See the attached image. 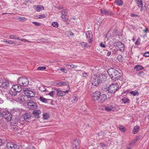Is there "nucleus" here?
Returning a JSON list of instances; mask_svg holds the SVG:
<instances>
[{
  "mask_svg": "<svg viewBox=\"0 0 149 149\" xmlns=\"http://www.w3.org/2000/svg\"><path fill=\"white\" fill-rule=\"evenodd\" d=\"M40 100L42 102L47 103L48 101V99L44 98L42 96H40L39 98Z\"/></svg>",
  "mask_w": 149,
  "mask_h": 149,
  "instance_id": "obj_29",
  "label": "nucleus"
},
{
  "mask_svg": "<svg viewBox=\"0 0 149 149\" xmlns=\"http://www.w3.org/2000/svg\"><path fill=\"white\" fill-rule=\"evenodd\" d=\"M36 17L37 19L43 18L45 17L46 16L45 14H43L42 15L37 16Z\"/></svg>",
  "mask_w": 149,
  "mask_h": 149,
  "instance_id": "obj_42",
  "label": "nucleus"
},
{
  "mask_svg": "<svg viewBox=\"0 0 149 149\" xmlns=\"http://www.w3.org/2000/svg\"><path fill=\"white\" fill-rule=\"evenodd\" d=\"M4 102L3 100L0 97V104H1L3 103Z\"/></svg>",
  "mask_w": 149,
  "mask_h": 149,
  "instance_id": "obj_61",
  "label": "nucleus"
},
{
  "mask_svg": "<svg viewBox=\"0 0 149 149\" xmlns=\"http://www.w3.org/2000/svg\"><path fill=\"white\" fill-rule=\"evenodd\" d=\"M72 101L77 102L78 100V97H72Z\"/></svg>",
  "mask_w": 149,
  "mask_h": 149,
  "instance_id": "obj_50",
  "label": "nucleus"
},
{
  "mask_svg": "<svg viewBox=\"0 0 149 149\" xmlns=\"http://www.w3.org/2000/svg\"><path fill=\"white\" fill-rule=\"evenodd\" d=\"M12 89L14 91L17 92H20L22 90L21 86L19 85H14L12 86Z\"/></svg>",
  "mask_w": 149,
  "mask_h": 149,
  "instance_id": "obj_14",
  "label": "nucleus"
},
{
  "mask_svg": "<svg viewBox=\"0 0 149 149\" xmlns=\"http://www.w3.org/2000/svg\"><path fill=\"white\" fill-rule=\"evenodd\" d=\"M61 17L63 20L65 22H67L68 19L67 15H61Z\"/></svg>",
  "mask_w": 149,
  "mask_h": 149,
  "instance_id": "obj_35",
  "label": "nucleus"
},
{
  "mask_svg": "<svg viewBox=\"0 0 149 149\" xmlns=\"http://www.w3.org/2000/svg\"><path fill=\"white\" fill-rule=\"evenodd\" d=\"M26 18L24 17H19L18 19V20L19 21H25L26 20Z\"/></svg>",
  "mask_w": 149,
  "mask_h": 149,
  "instance_id": "obj_45",
  "label": "nucleus"
},
{
  "mask_svg": "<svg viewBox=\"0 0 149 149\" xmlns=\"http://www.w3.org/2000/svg\"><path fill=\"white\" fill-rule=\"evenodd\" d=\"M144 56L146 57H149V52H145L144 54Z\"/></svg>",
  "mask_w": 149,
  "mask_h": 149,
  "instance_id": "obj_53",
  "label": "nucleus"
},
{
  "mask_svg": "<svg viewBox=\"0 0 149 149\" xmlns=\"http://www.w3.org/2000/svg\"><path fill=\"white\" fill-rule=\"evenodd\" d=\"M115 2L117 5L119 6L122 5L123 3L122 0H116Z\"/></svg>",
  "mask_w": 149,
  "mask_h": 149,
  "instance_id": "obj_28",
  "label": "nucleus"
},
{
  "mask_svg": "<svg viewBox=\"0 0 149 149\" xmlns=\"http://www.w3.org/2000/svg\"><path fill=\"white\" fill-rule=\"evenodd\" d=\"M140 39L139 38L136 41V42H135V43L136 44H137V45H139L140 44Z\"/></svg>",
  "mask_w": 149,
  "mask_h": 149,
  "instance_id": "obj_58",
  "label": "nucleus"
},
{
  "mask_svg": "<svg viewBox=\"0 0 149 149\" xmlns=\"http://www.w3.org/2000/svg\"><path fill=\"white\" fill-rule=\"evenodd\" d=\"M130 93L133 96H136L139 95V92L136 91H132L130 92Z\"/></svg>",
  "mask_w": 149,
  "mask_h": 149,
  "instance_id": "obj_34",
  "label": "nucleus"
},
{
  "mask_svg": "<svg viewBox=\"0 0 149 149\" xmlns=\"http://www.w3.org/2000/svg\"><path fill=\"white\" fill-rule=\"evenodd\" d=\"M29 149H37L35 147L32 146H30L29 147Z\"/></svg>",
  "mask_w": 149,
  "mask_h": 149,
  "instance_id": "obj_60",
  "label": "nucleus"
},
{
  "mask_svg": "<svg viewBox=\"0 0 149 149\" xmlns=\"http://www.w3.org/2000/svg\"><path fill=\"white\" fill-rule=\"evenodd\" d=\"M66 66L70 68L75 69L77 67V66L72 64H67Z\"/></svg>",
  "mask_w": 149,
  "mask_h": 149,
  "instance_id": "obj_31",
  "label": "nucleus"
},
{
  "mask_svg": "<svg viewBox=\"0 0 149 149\" xmlns=\"http://www.w3.org/2000/svg\"><path fill=\"white\" fill-rule=\"evenodd\" d=\"M136 3L138 4V7L143 5V2L142 0H134Z\"/></svg>",
  "mask_w": 149,
  "mask_h": 149,
  "instance_id": "obj_27",
  "label": "nucleus"
},
{
  "mask_svg": "<svg viewBox=\"0 0 149 149\" xmlns=\"http://www.w3.org/2000/svg\"><path fill=\"white\" fill-rule=\"evenodd\" d=\"M28 107L30 109L32 110H35L37 107V105L34 99H31V98L29 100V102H27Z\"/></svg>",
  "mask_w": 149,
  "mask_h": 149,
  "instance_id": "obj_4",
  "label": "nucleus"
},
{
  "mask_svg": "<svg viewBox=\"0 0 149 149\" xmlns=\"http://www.w3.org/2000/svg\"><path fill=\"white\" fill-rule=\"evenodd\" d=\"M119 128L120 130L123 132H125V128L123 126L120 125L119 126Z\"/></svg>",
  "mask_w": 149,
  "mask_h": 149,
  "instance_id": "obj_46",
  "label": "nucleus"
},
{
  "mask_svg": "<svg viewBox=\"0 0 149 149\" xmlns=\"http://www.w3.org/2000/svg\"><path fill=\"white\" fill-rule=\"evenodd\" d=\"M115 105H109L106 106L104 107V110L107 111H114L116 109Z\"/></svg>",
  "mask_w": 149,
  "mask_h": 149,
  "instance_id": "obj_13",
  "label": "nucleus"
},
{
  "mask_svg": "<svg viewBox=\"0 0 149 149\" xmlns=\"http://www.w3.org/2000/svg\"><path fill=\"white\" fill-rule=\"evenodd\" d=\"M1 81V80H0V86L1 87L7 89L9 87L10 85L9 82L7 81H3V80L2 81Z\"/></svg>",
  "mask_w": 149,
  "mask_h": 149,
  "instance_id": "obj_10",
  "label": "nucleus"
},
{
  "mask_svg": "<svg viewBox=\"0 0 149 149\" xmlns=\"http://www.w3.org/2000/svg\"><path fill=\"white\" fill-rule=\"evenodd\" d=\"M10 39H15L16 40H19V38L17 36H16L12 35L9 36Z\"/></svg>",
  "mask_w": 149,
  "mask_h": 149,
  "instance_id": "obj_32",
  "label": "nucleus"
},
{
  "mask_svg": "<svg viewBox=\"0 0 149 149\" xmlns=\"http://www.w3.org/2000/svg\"><path fill=\"white\" fill-rule=\"evenodd\" d=\"M100 145L103 149H104L106 148V145L103 143H100Z\"/></svg>",
  "mask_w": 149,
  "mask_h": 149,
  "instance_id": "obj_49",
  "label": "nucleus"
},
{
  "mask_svg": "<svg viewBox=\"0 0 149 149\" xmlns=\"http://www.w3.org/2000/svg\"><path fill=\"white\" fill-rule=\"evenodd\" d=\"M41 113V111L40 110H37L33 111V113L34 115L35 116H37L38 118L40 117L39 115Z\"/></svg>",
  "mask_w": 149,
  "mask_h": 149,
  "instance_id": "obj_22",
  "label": "nucleus"
},
{
  "mask_svg": "<svg viewBox=\"0 0 149 149\" xmlns=\"http://www.w3.org/2000/svg\"><path fill=\"white\" fill-rule=\"evenodd\" d=\"M148 31V28H147V27H146L145 29L143 30V32H144L145 33H147V31Z\"/></svg>",
  "mask_w": 149,
  "mask_h": 149,
  "instance_id": "obj_59",
  "label": "nucleus"
},
{
  "mask_svg": "<svg viewBox=\"0 0 149 149\" xmlns=\"http://www.w3.org/2000/svg\"><path fill=\"white\" fill-rule=\"evenodd\" d=\"M139 126L136 125L134 128L133 130V132L134 134H136L139 131Z\"/></svg>",
  "mask_w": 149,
  "mask_h": 149,
  "instance_id": "obj_24",
  "label": "nucleus"
},
{
  "mask_svg": "<svg viewBox=\"0 0 149 149\" xmlns=\"http://www.w3.org/2000/svg\"><path fill=\"white\" fill-rule=\"evenodd\" d=\"M100 46L101 47H103V48H104L105 47V45L104 44H103L102 42L100 44Z\"/></svg>",
  "mask_w": 149,
  "mask_h": 149,
  "instance_id": "obj_57",
  "label": "nucleus"
},
{
  "mask_svg": "<svg viewBox=\"0 0 149 149\" xmlns=\"http://www.w3.org/2000/svg\"><path fill=\"white\" fill-rule=\"evenodd\" d=\"M32 23L37 26H39L40 25V23L37 22H33Z\"/></svg>",
  "mask_w": 149,
  "mask_h": 149,
  "instance_id": "obj_54",
  "label": "nucleus"
},
{
  "mask_svg": "<svg viewBox=\"0 0 149 149\" xmlns=\"http://www.w3.org/2000/svg\"><path fill=\"white\" fill-rule=\"evenodd\" d=\"M2 114L3 117L7 121H9L11 120L12 117L11 114L8 111L5 110L2 113Z\"/></svg>",
  "mask_w": 149,
  "mask_h": 149,
  "instance_id": "obj_7",
  "label": "nucleus"
},
{
  "mask_svg": "<svg viewBox=\"0 0 149 149\" xmlns=\"http://www.w3.org/2000/svg\"><path fill=\"white\" fill-rule=\"evenodd\" d=\"M39 90L41 91L45 92L47 91V89L44 86H42L39 88Z\"/></svg>",
  "mask_w": 149,
  "mask_h": 149,
  "instance_id": "obj_36",
  "label": "nucleus"
},
{
  "mask_svg": "<svg viewBox=\"0 0 149 149\" xmlns=\"http://www.w3.org/2000/svg\"><path fill=\"white\" fill-rule=\"evenodd\" d=\"M54 92V91H52L50 92H49L48 94L49 95L53 97V93Z\"/></svg>",
  "mask_w": 149,
  "mask_h": 149,
  "instance_id": "obj_55",
  "label": "nucleus"
},
{
  "mask_svg": "<svg viewBox=\"0 0 149 149\" xmlns=\"http://www.w3.org/2000/svg\"><path fill=\"white\" fill-rule=\"evenodd\" d=\"M87 76V73H84L83 74V77H84L85 78Z\"/></svg>",
  "mask_w": 149,
  "mask_h": 149,
  "instance_id": "obj_63",
  "label": "nucleus"
},
{
  "mask_svg": "<svg viewBox=\"0 0 149 149\" xmlns=\"http://www.w3.org/2000/svg\"><path fill=\"white\" fill-rule=\"evenodd\" d=\"M143 69V67L139 65H136L135 66L134 68V70L136 71H137L142 70Z\"/></svg>",
  "mask_w": 149,
  "mask_h": 149,
  "instance_id": "obj_25",
  "label": "nucleus"
},
{
  "mask_svg": "<svg viewBox=\"0 0 149 149\" xmlns=\"http://www.w3.org/2000/svg\"><path fill=\"white\" fill-rule=\"evenodd\" d=\"M101 95V93L99 91H96L93 93L92 94V99L93 101H97L99 99V96Z\"/></svg>",
  "mask_w": 149,
  "mask_h": 149,
  "instance_id": "obj_9",
  "label": "nucleus"
},
{
  "mask_svg": "<svg viewBox=\"0 0 149 149\" xmlns=\"http://www.w3.org/2000/svg\"><path fill=\"white\" fill-rule=\"evenodd\" d=\"M121 42H114L113 43L114 46L115 47H117L118 48L120 45L121 44Z\"/></svg>",
  "mask_w": 149,
  "mask_h": 149,
  "instance_id": "obj_37",
  "label": "nucleus"
},
{
  "mask_svg": "<svg viewBox=\"0 0 149 149\" xmlns=\"http://www.w3.org/2000/svg\"><path fill=\"white\" fill-rule=\"evenodd\" d=\"M49 114L47 113H45L43 114V118L44 119H47L49 118Z\"/></svg>",
  "mask_w": 149,
  "mask_h": 149,
  "instance_id": "obj_39",
  "label": "nucleus"
},
{
  "mask_svg": "<svg viewBox=\"0 0 149 149\" xmlns=\"http://www.w3.org/2000/svg\"><path fill=\"white\" fill-rule=\"evenodd\" d=\"M123 57L120 54H119L118 56L117 57V59L120 62H121L123 60Z\"/></svg>",
  "mask_w": 149,
  "mask_h": 149,
  "instance_id": "obj_38",
  "label": "nucleus"
},
{
  "mask_svg": "<svg viewBox=\"0 0 149 149\" xmlns=\"http://www.w3.org/2000/svg\"><path fill=\"white\" fill-rule=\"evenodd\" d=\"M54 90L56 93V95L57 96L61 97L65 95V93L63 91L58 88L55 89Z\"/></svg>",
  "mask_w": 149,
  "mask_h": 149,
  "instance_id": "obj_17",
  "label": "nucleus"
},
{
  "mask_svg": "<svg viewBox=\"0 0 149 149\" xmlns=\"http://www.w3.org/2000/svg\"><path fill=\"white\" fill-rule=\"evenodd\" d=\"M144 74V73L143 71L140 72L138 74V75L141 77H143Z\"/></svg>",
  "mask_w": 149,
  "mask_h": 149,
  "instance_id": "obj_47",
  "label": "nucleus"
},
{
  "mask_svg": "<svg viewBox=\"0 0 149 149\" xmlns=\"http://www.w3.org/2000/svg\"><path fill=\"white\" fill-rule=\"evenodd\" d=\"M59 70L61 71L64 72L65 73L67 72V70L64 68H61Z\"/></svg>",
  "mask_w": 149,
  "mask_h": 149,
  "instance_id": "obj_51",
  "label": "nucleus"
},
{
  "mask_svg": "<svg viewBox=\"0 0 149 149\" xmlns=\"http://www.w3.org/2000/svg\"><path fill=\"white\" fill-rule=\"evenodd\" d=\"M118 48H119V50L120 52H122L124 51V44L121 43Z\"/></svg>",
  "mask_w": 149,
  "mask_h": 149,
  "instance_id": "obj_30",
  "label": "nucleus"
},
{
  "mask_svg": "<svg viewBox=\"0 0 149 149\" xmlns=\"http://www.w3.org/2000/svg\"><path fill=\"white\" fill-rule=\"evenodd\" d=\"M130 16L131 17H137L138 15H136V14H132Z\"/></svg>",
  "mask_w": 149,
  "mask_h": 149,
  "instance_id": "obj_62",
  "label": "nucleus"
},
{
  "mask_svg": "<svg viewBox=\"0 0 149 149\" xmlns=\"http://www.w3.org/2000/svg\"><path fill=\"white\" fill-rule=\"evenodd\" d=\"M31 113H28L24 114L23 115V116L24 120L26 121L27 120L31 117Z\"/></svg>",
  "mask_w": 149,
  "mask_h": 149,
  "instance_id": "obj_19",
  "label": "nucleus"
},
{
  "mask_svg": "<svg viewBox=\"0 0 149 149\" xmlns=\"http://www.w3.org/2000/svg\"><path fill=\"white\" fill-rule=\"evenodd\" d=\"M68 10H63L61 12L62 15H67Z\"/></svg>",
  "mask_w": 149,
  "mask_h": 149,
  "instance_id": "obj_41",
  "label": "nucleus"
},
{
  "mask_svg": "<svg viewBox=\"0 0 149 149\" xmlns=\"http://www.w3.org/2000/svg\"><path fill=\"white\" fill-rule=\"evenodd\" d=\"M12 113H18L19 112V110L17 108H15L11 109L10 110Z\"/></svg>",
  "mask_w": 149,
  "mask_h": 149,
  "instance_id": "obj_33",
  "label": "nucleus"
},
{
  "mask_svg": "<svg viewBox=\"0 0 149 149\" xmlns=\"http://www.w3.org/2000/svg\"><path fill=\"white\" fill-rule=\"evenodd\" d=\"M111 54V52L110 51V52H108L107 53V56H109Z\"/></svg>",
  "mask_w": 149,
  "mask_h": 149,
  "instance_id": "obj_64",
  "label": "nucleus"
},
{
  "mask_svg": "<svg viewBox=\"0 0 149 149\" xmlns=\"http://www.w3.org/2000/svg\"><path fill=\"white\" fill-rule=\"evenodd\" d=\"M86 38L88 39V42L90 43H91L92 42V33L91 31H89L87 32Z\"/></svg>",
  "mask_w": 149,
  "mask_h": 149,
  "instance_id": "obj_12",
  "label": "nucleus"
},
{
  "mask_svg": "<svg viewBox=\"0 0 149 149\" xmlns=\"http://www.w3.org/2000/svg\"><path fill=\"white\" fill-rule=\"evenodd\" d=\"M73 147H76L79 148V142L77 139H75L74 140L73 144Z\"/></svg>",
  "mask_w": 149,
  "mask_h": 149,
  "instance_id": "obj_20",
  "label": "nucleus"
},
{
  "mask_svg": "<svg viewBox=\"0 0 149 149\" xmlns=\"http://www.w3.org/2000/svg\"><path fill=\"white\" fill-rule=\"evenodd\" d=\"M17 82L19 85L25 86L29 84V81L26 77H23L19 78Z\"/></svg>",
  "mask_w": 149,
  "mask_h": 149,
  "instance_id": "obj_3",
  "label": "nucleus"
},
{
  "mask_svg": "<svg viewBox=\"0 0 149 149\" xmlns=\"http://www.w3.org/2000/svg\"><path fill=\"white\" fill-rule=\"evenodd\" d=\"M87 45V43L85 42H82L81 43V46L82 47H86Z\"/></svg>",
  "mask_w": 149,
  "mask_h": 149,
  "instance_id": "obj_48",
  "label": "nucleus"
},
{
  "mask_svg": "<svg viewBox=\"0 0 149 149\" xmlns=\"http://www.w3.org/2000/svg\"><path fill=\"white\" fill-rule=\"evenodd\" d=\"M56 85H58V86H68V87L70 88L69 83L67 81H61L57 83Z\"/></svg>",
  "mask_w": 149,
  "mask_h": 149,
  "instance_id": "obj_18",
  "label": "nucleus"
},
{
  "mask_svg": "<svg viewBox=\"0 0 149 149\" xmlns=\"http://www.w3.org/2000/svg\"><path fill=\"white\" fill-rule=\"evenodd\" d=\"M31 98L29 97L28 95H20L17 97L15 98V101L20 104L22 103H26L29 101Z\"/></svg>",
  "mask_w": 149,
  "mask_h": 149,
  "instance_id": "obj_2",
  "label": "nucleus"
},
{
  "mask_svg": "<svg viewBox=\"0 0 149 149\" xmlns=\"http://www.w3.org/2000/svg\"><path fill=\"white\" fill-rule=\"evenodd\" d=\"M8 43L9 44H13L14 43V42L11 40H9L8 41Z\"/></svg>",
  "mask_w": 149,
  "mask_h": 149,
  "instance_id": "obj_56",
  "label": "nucleus"
},
{
  "mask_svg": "<svg viewBox=\"0 0 149 149\" xmlns=\"http://www.w3.org/2000/svg\"><path fill=\"white\" fill-rule=\"evenodd\" d=\"M46 68V67L44 66H39L38 68L37 69L40 70H44Z\"/></svg>",
  "mask_w": 149,
  "mask_h": 149,
  "instance_id": "obj_44",
  "label": "nucleus"
},
{
  "mask_svg": "<svg viewBox=\"0 0 149 149\" xmlns=\"http://www.w3.org/2000/svg\"><path fill=\"white\" fill-rule=\"evenodd\" d=\"M99 77L98 76H94L91 78V80L92 82V84L95 86H97L100 82Z\"/></svg>",
  "mask_w": 149,
  "mask_h": 149,
  "instance_id": "obj_8",
  "label": "nucleus"
},
{
  "mask_svg": "<svg viewBox=\"0 0 149 149\" xmlns=\"http://www.w3.org/2000/svg\"><path fill=\"white\" fill-rule=\"evenodd\" d=\"M119 89L117 85L115 84H111L108 88V91L109 93H114Z\"/></svg>",
  "mask_w": 149,
  "mask_h": 149,
  "instance_id": "obj_5",
  "label": "nucleus"
},
{
  "mask_svg": "<svg viewBox=\"0 0 149 149\" xmlns=\"http://www.w3.org/2000/svg\"><path fill=\"white\" fill-rule=\"evenodd\" d=\"M121 100L124 104L129 103L130 102V99L126 97H123L121 99Z\"/></svg>",
  "mask_w": 149,
  "mask_h": 149,
  "instance_id": "obj_26",
  "label": "nucleus"
},
{
  "mask_svg": "<svg viewBox=\"0 0 149 149\" xmlns=\"http://www.w3.org/2000/svg\"><path fill=\"white\" fill-rule=\"evenodd\" d=\"M24 93L26 95H28L29 97H33L35 95V93L33 91L29 90L28 89L24 90Z\"/></svg>",
  "mask_w": 149,
  "mask_h": 149,
  "instance_id": "obj_11",
  "label": "nucleus"
},
{
  "mask_svg": "<svg viewBox=\"0 0 149 149\" xmlns=\"http://www.w3.org/2000/svg\"><path fill=\"white\" fill-rule=\"evenodd\" d=\"M100 11L102 15H111L112 14V13L109 10H107L105 9H101Z\"/></svg>",
  "mask_w": 149,
  "mask_h": 149,
  "instance_id": "obj_15",
  "label": "nucleus"
},
{
  "mask_svg": "<svg viewBox=\"0 0 149 149\" xmlns=\"http://www.w3.org/2000/svg\"><path fill=\"white\" fill-rule=\"evenodd\" d=\"M98 77H99V79H100V81H105L107 79V77L104 74H101Z\"/></svg>",
  "mask_w": 149,
  "mask_h": 149,
  "instance_id": "obj_21",
  "label": "nucleus"
},
{
  "mask_svg": "<svg viewBox=\"0 0 149 149\" xmlns=\"http://www.w3.org/2000/svg\"><path fill=\"white\" fill-rule=\"evenodd\" d=\"M99 98L97 101L100 102H104L107 99V96L105 94L100 95V96H99Z\"/></svg>",
  "mask_w": 149,
  "mask_h": 149,
  "instance_id": "obj_16",
  "label": "nucleus"
},
{
  "mask_svg": "<svg viewBox=\"0 0 149 149\" xmlns=\"http://www.w3.org/2000/svg\"><path fill=\"white\" fill-rule=\"evenodd\" d=\"M36 6V10L38 12H40L41 10H44V7L43 6H42L41 5H37V6Z\"/></svg>",
  "mask_w": 149,
  "mask_h": 149,
  "instance_id": "obj_23",
  "label": "nucleus"
},
{
  "mask_svg": "<svg viewBox=\"0 0 149 149\" xmlns=\"http://www.w3.org/2000/svg\"><path fill=\"white\" fill-rule=\"evenodd\" d=\"M21 40L22 41L28 42H30V41L28 40H26V39H20L19 38V40Z\"/></svg>",
  "mask_w": 149,
  "mask_h": 149,
  "instance_id": "obj_52",
  "label": "nucleus"
},
{
  "mask_svg": "<svg viewBox=\"0 0 149 149\" xmlns=\"http://www.w3.org/2000/svg\"><path fill=\"white\" fill-rule=\"evenodd\" d=\"M6 146L8 149H18L19 148L18 146L11 141L8 142Z\"/></svg>",
  "mask_w": 149,
  "mask_h": 149,
  "instance_id": "obj_6",
  "label": "nucleus"
},
{
  "mask_svg": "<svg viewBox=\"0 0 149 149\" xmlns=\"http://www.w3.org/2000/svg\"><path fill=\"white\" fill-rule=\"evenodd\" d=\"M108 73L111 79L114 81L120 79L122 77L120 73L114 68L109 69Z\"/></svg>",
  "mask_w": 149,
  "mask_h": 149,
  "instance_id": "obj_1",
  "label": "nucleus"
},
{
  "mask_svg": "<svg viewBox=\"0 0 149 149\" xmlns=\"http://www.w3.org/2000/svg\"><path fill=\"white\" fill-rule=\"evenodd\" d=\"M52 26L54 27L57 28L58 27V24L57 22H54L52 23Z\"/></svg>",
  "mask_w": 149,
  "mask_h": 149,
  "instance_id": "obj_43",
  "label": "nucleus"
},
{
  "mask_svg": "<svg viewBox=\"0 0 149 149\" xmlns=\"http://www.w3.org/2000/svg\"><path fill=\"white\" fill-rule=\"evenodd\" d=\"M9 93L12 95H17V92H16L13 91L12 90H10L9 91Z\"/></svg>",
  "mask_w": 149,
  "mask_h": 149,
  "instance_id": "obj_40",
  "label": "nucleus"
}]
</instances>
